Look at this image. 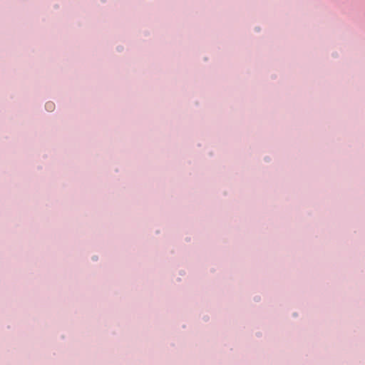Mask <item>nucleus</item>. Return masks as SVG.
Instances as JSON below:
<instances>
[{"label":"nucleus","mask_w":365,"mask_h":365,"mask_svg":"<svg viewBox=\"0 0 365 365\" xmlns=\"http://www.w3.org/2000/svg\"><path fill=\"white\" fill-rule=\"evenodd\" d=\"M46 108L48 110L51 111L54 108V105L53 103L48 102L46 104Z\"/></svg>","instance_id":"nucleus-1"}]
</instances>
